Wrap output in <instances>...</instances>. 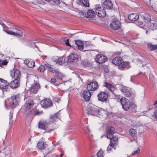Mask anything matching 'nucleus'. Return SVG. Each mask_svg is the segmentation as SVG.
<instances>
[{
	"label": "nucleus",
	"mask_w": 157,
	"mask_h": 157,
	"mask_svg": "<svg viewBox=\"0 0 157 157\" xmlns=\"http://www.w3.org/2000/svg\"><path fill=\"white\" fill-rule=\"evenodd\" d=\"M66 61L67 60H65V59H64V60H63V61H64V62H63V64L64 63H66Z\"/></svg>",
	"instance_id": "60"
},
{
	"label": "nucleus",
	"mask_w": 157,
	"mask_h": 157,
	"mask_svg": "<svg viewBox=\"0 0 157 157\" xmlns=\"http://www.w3.org/2000/svg\"><path fill=\"white\" fill-rule=\"evenodd\" d=\"M55 73V77H58V78L60 79H61L63 77V75L59 71L58 69L57 70V71Z\"/></svg>",
	"instance_id": "34"
},
{
	"label": "nucleus",
	"mask_w": 157,
	"mask_h": 157,
	"mask_svg": "<svg viewBox=\"0 0 157 157\" xmlns=\"http://www.w3.org/2000/svg\"><path fill=\"white\" fill-rule=\"evenodd\" d=\"M18 98V95H15L12 97L10 100V104L12 107H14L15 105H17L18 102L17 98Z\"/></svg>",
	"instance_id": "15"
},
{
	"label": "nucleus",
	"mask_w": 157,
	"mask_h": 157,
	"mask_svg": "<svg viewBox=\"0 0 157 157\" xmlns=\"http://www.w3.org/2000/svg\"><path fill=\"white\" fill-rule=\"evenodd\" d=\"M56 79L55 78H52L51 80V83H55V82H56Z\"/></svg>",
	"instance_id": "51"
},
{
	"label": "nucleus",
	"mask_w": 157,
	"mask_h": 157,
	"mask_svg": "<svg viewBox=\"0 0 157 157\" xmlns=\"http://www.w3.org/2000/svg\"><path fill=\"white\" fill-rule=\"evenodd\" d=\"M33 105V102L32 101H26L24 105L26 112H27V115L30 116L35 115V109H33L30 110Z\"/></svg>",
	"instance_id": "4"
},
{
	"label": "nucleus",
	"mask_w": 157,
	"mask_h": 157,
	"mask_svg": "<svg viewBox=\"0 0 157 157\" xmlns=\"http://www.w3.org/2000/svg\"><path fill=\"white\" fill-rule=\"evenodd\" d=\"M91 93L90 91L88 90L84 91L82 93V95L86 101H89L90 98Z\"/></svg>",
	"instance_id": "17"
},
{
	"label": "nucleus",
	"mask_w": 157,
	"mask_h": 157,
	"mask_svg": "<svg viewBox=\"0 0 157 157\" xmlns=\"http://www.w3.org/2000/svg\"><path fill=\"white\" fill-rule=\"evenodd\" d=\"M102 6L104 8L107 9H111L113 7V4L109 0H105Z\"/></svg>",
	"instance_id": "16"
},
{
	"label": "nucleus",
	"mask_w": 157,
	"mask_h": 157,
	"mask_svg": "<svg viewBox=\"0 0 157 157\" xmlns=\"http://www.w3.org/2000/svg\"><path fill=\"white\" fill-rule=\"evenodd\" d=\"M37 147L40 150H42L45 148L44 142L42 141H40L38 142Z\"/></svg>",
	"instance_id": "28"
},
{
	"label": "nucleus",
	"mask_w": 157,
	"mask_h": 157,
	"mask_svg": "<svg viewBox=\"0 0 157 157\" xmlns=\"http://www.w3.org/2000/svg\"><path fill=\"white\" fill-rule=\"evenodd\" d=\"M63 155V154H60V157H62Z\"/></svg>",
	"instance_id": "61"
},
{
	"label": "nucleus",
	"mask_w": 157,
	"mask_h": 157,
	"mask_svg": "<svg viewBox=\"0 0 157 157\" xmlns=\"http://www.w3.org/2000/svg\"><path fill=\"white\" fill-rule=\"evenodd\" d=\"M63 57H59L56 59L54 61L56 63L59 64V65H62L63 64L64 61H63Z\"/></svg>",
	"instance_id": "29"
},
{
	"label": "nucleus",
	"mask_w": 157,
	"mask_h": 157,
	"mask_svg": "<svg viewBox=\"0 0 157 157\" xmlns=\"http://www.w3.org/2000/svg\"><path fill=\"white\" fill-rule=\"evenodd\" d=\"M80 2L82 6L86 7H89V3L88 0H80Z\"/></svg>",
	"instance_id": "30"
},
{
	"label": "nucleus",
	"mask_w": 157,
	"mask_h": 157,
	"mask_svg": "<svg viewBox=\"0 0 157 157\" xmlns=\"http://www.w3.org/2000/svg\"><path fill=\"white\" fill-rule=\"evenodd\" d=\"M140 149L139 148H138V149L137 150H136V151H134L133 152H132V153L131 155L133 156L136 155H137L139 153H140Z\"/></svg>",
	"instance_id": "43"
},
{
	"label": "nucleus",
	"mask_w": 157,
	"mask_h": 157,
	"mask_svg": "<svg viewBox=\"0 0 157 157\" xmlns=\"http://www.w3.org/2000/svg\"><path fill=\"white\" fill-rule=\"evenodd\" d=\"M121 26L120 21L116 18L112 20V23L110 25V27L113 29L117 30Z\"/></svg>",
	"instance_id": "7"
},
{
	"label": "nucleus",
	"mask_w": 157,
	"mask_h": 157,
	"mask_svg": "<svg viewBox=\"0 0 157 157\" xmlns=\"http://www.w3.org/2000/svg\"><path fill=\"white\" fill-rule=\"evenodd\" d=\"M98 157H103V152L101 151H100L97 154Z\"/></svg>",
	"instance_id": "45"
},
{
	"label": "nucleus",
	"mask_w": 157,
	"mask_h": 157,
	"mask_svg": "<svg viewBox=\"0 0 157 157\" xmlns=\"http://www.w3.org/2000/svg\"><path fill=\"white\" fill-rule=\"evenodd\" d=\"M98 100L101 102L106 101L108 98V96L107 93L101 91L97 95Z\"/></svg>",
	"instance_id": "10"
},
{
	"label": "nucleus",
	"mask_w": 157,
	"mask_h": 157,
	"mask_svg": "<svg viewBox=\"0 0 157 157\" xmlns=\"http://www.w3.org/2000/svg\"><path fill=\"white\" fill-rule=\"evenodd\" d=\"M58 114V113H57L51 115L49 118L48 122L43 121H40L38 124V128L42 129L49 131L48 129V125L49 124H53L57 120Z\"/></svg>",
	"instance_id": "1"
},
{
	"label": "nucleus",
	"mask_w": 157,
	"mask_h": 157,
	"mask_svg": "<svg viewBox=\"0 0 157 157\" xmlns=\"http://www.w3.org/2000/svg\"><path fill=\"white\" fill-rule=\"evenodd\" d=\"M118 143V141H112V140H110V144L109 145L108 147L107 148V151L108 152H110V151H112V146L113 145V144H117Z\"/></svg>",
	"instance_id": "27"
},
{
	"label": "nucleus",
	"mask_w": 157,
	"mask_h": 157,
	"mask_svg": "<svg viewBox=\"0 0 157 157\" xmlns=\"http://www.w3.org/2000/svg\"><path fill=\"white\" fill-rule=\"evenodd\" d=\"M40 114V112L39 111L36 110V109H35V116L36 115H38Z\"/></svg>",
	"instance_id": "52"
},
{
	"label": "nucleus",
	"mask_w": 157,
	"mask_h": 157,
	"mask_svg": "<svg viewBox=\"0 0 157 157\" xmlns=\"http://www.w3.org/2000/svg\"><path fill=\"white\" fill-rule=\"evenodd\" d=\"M13 117V113H11V111L10 112V122H9V124H12L13 123L12 121L11 120L12 119V118Z\"/></svg>",
	"instance_id": "44"
},
{
	"label": "nucleus",
	"mask_w": 157,
	"mask_h": 157,
	"mask_svg": "<svg viewBox=\"0 0 157 157\" xmlns=\"http://www.w3.org/2000/svg\"><path fill=\"white\" fill-rule=\"evenodd\" d=\"M0 24L2 25L3 27H4V26H6L4 24V23L1 20H0Z\"/></svg>",
	"instance_id": "53"
},
{
	"label": "nucleus",
	"mask_w": 157,
	"mask_h": 157,
	"mask_svg": "<svg viewBox=\"0 0 157 157\" xmlns=\"http://www.w3.org/2000/svg\"><path fill=\"white\" fill-rule=\"evenodd\" d=\"M10 32V34L12 35V34H13V32L11 31V32Z\"/></svg>",
	"instance_id": "62"
},
{
	"label": "nucleus",
	"mask_w": 157,
	"mask_h": 157,
	"mask_svg": "<svg viewBox=\"0 0 157 157\" xmlns=\"http://www.w3.org/2000/svg\"><path fill=\"white\" fill-rule=\"evenodd\" d=\"M78 56L73 53L70 54L67 57V62H75L77 61Z\"/></svg>",
	"instance_id": "14"
},
{
	"label": "nucleus",
	"mask_w": 157,
	"mask_h": 157,
	"mask_svg": "<svg viewBox=\"0 0 157 157\" xmlns=\"http://www.w3.org/2000/svg\"><path fill=\"white\" fill-rule=\"evenodd\" d=\"M120 89L124 94L126 93H127L129 91V89L128 87L123 86H121L120 87Z\"/></svg>",
	"instance_id": "33"
},
{
	"label": "nucleus",
	"mask_w": 157,
	"mask_h": 157,
	"mask_svg": "<svg viewBox=\"0 0 157 157\" xmlns=\"http://www.w3.org/2000/svg\"><path fill=\"white\" fill-rule=\"evenodd\" d=\"M85 46L87 47L90 45V42L89 41H86L85 43Z\"/></svg>",
	"instance_id": "50"
},
{
	"label": "nucleus",
	"mask_w": 157,
	"mask_h": 157,
	"mask_svg": "<svg viewBox=\"0 0 157 157\" xmlns=\"http://www.w3.org/2000/svg\"><path fill=\"white\" fill-rule=\"evenodd\" d=\"M112 63L118 66L119 68L121 70H124L125 67L127 68L130 67L129 62L124 61L120 57H115L112 60Z\"/></svg>",
	"instance_id": "2"
},
{
	"label": "nucleus",
	"mask_w": 157,
	"mask_h": 157,
	"mask_svg": "<svg viewBox=\"0 0 157 157\" xmlns=\"http://www.w3.org/2000/svg\"><path fill=\"white\" fill-rule=\"evenodd\" d=\"M95 9V13L96 14L100 17H104L106 15V12L104 8L101 7L99 5L96 6Z\"/></svg>",
	"instance_id": "6"
},
{
	"label": "nucleus",
	"mask_w": 157,
	"mask_h": 157,
	"mask_svg": "<svg viewBox=\"0 0 157 157\" xmlns=\"http://www.w3.org/2000/svg\"><path fill=\"white\" fill-rule=\"evenodd\" d=\"M10 75L13 79L20 80L21 76L20 71L14 67L12 70L10 71Z\"/></svg>",
	"instance_id": "8"
},
{
	"label": "nucleus",
	"mask_w": 157,
	"mask_h": 157,
	"mask_svg": "<svg viewBox=\"0 0 157 157\" xmlns=\"http://www.w3.org/2000/svg\"><path fill=\"white\" fill-rule=\"evenodd\" d=\"M12 35H14L15 36H17V35L16 32H13V34H12Z\"/></svg>",
	"instance_id": "57"
},
{
	"label": "nucleus",
	"mask_w": 157,
	"mask_h": 157,
	"mask_svg": "<svg viewBox=\"0 0 157 157\" xmlns=\"http://www.w3.org/2000/svg\"><path fill=\"white\" fill-rule=\"evenodd\" d=\"M42 107L45 109L52 106L53 104L49 99H44L42 100L40 102Z\"/></svg>",
	"instance_id": "9"
},
{
	"label": "nucleus",
	"mask_w": 157,
	"mask_h": 157,
	"mask_svg": "<svg viewBox=\"0 0 157 157\" xmlns=\"http://www.w3.org/2000/svg\"><path fill=\"white\" fill-rule=\"evenodd\" d=\"M143 19L144 22L148 24L151 21V17L148 13H145L143 16Z\"/></svg>",
	"instance_id": "24"
},
{
	"label": "nucleus",
	"mask_w": 157,
	"mask_h": 157,
	"mask_svg": "<svg viewBox=\"0 0 157 157\" xmlns=\"http://www.w3.org/2000/svg\"><path fill=\"white\" fill-rule=\"evenodd\" d=\"M51 1L53 2L56 4H59L60 3V2L59 0H51Z\"/></svg>",
	"instance_id": "47"
},
{
	"label": "nucleus",
	"mask_w": 157,
	"mask_h": 157,
	"mask_svg": "<svg viewBox=\"0 0 157 157\" xmlns=\"http://www.w3.org/2000/svg\"><path fill=\"white\" fill-rule=\"evenodd\" d=\"M128 19L131 21H135L139 18V14L136 13H133L130 14L128 16Z\"/></svg>",
	"instance_id": "20"
},
{
	"label": "nucleus",
	"mask_w": 157,
	"mask_h": 157,
	"mask_svg": "<svg viewBox=\"0 0 157 157\" xmlns=\"http://www.w3.org/2000/svg\"><path fill=\"white\" fill-rule=\"evenodd\" d=\"M120 101L123 109L126 111L128 110L130 108V103L129 100L125 98H123L121 99Z\"/></svg>",
	"instance_id": "5"
},
{
	"label": "nucleus",
	"mask_w": 157,
	"mask_h": 157,
	"mask_svg": "<svg viewBox=\"0 0 157 157\" xmlns=\"http://www.w3.org/2000/svg\"><path fill=\"white\" fill-rule=\"evenodd\" d=\"M147 48L149 50L153 51L157 48V45H153L151 43H148L147 44Z\"/></svg>",
	"instance_id": "26"
},
{
	"label": "nucleus",
	"mask_w": 157,
	"mask_h": 157,
	"mask_svg": "<svg viewBox=\"0 0 157 157\" xmlns=\"http://www.w3.org/2000/svg\"><path fill=\"white\" fill-rule=\"evenodd\" d=\"M107 137L108 138L110 139V140L114 141H118V134L117 133H112L111 132H107L106 134L104 135Z\"/></svg>",
	"instance_id": "11"
},
{
	"label": "nucleus",
	"mask_w": 157,
	"mask_h": 157,
	"mask_svg": "<svg viewBox=\"0 0 157 157\" xmlns=\"http://www.w3.org/2000/svg\"><path fill=\"white\" fill-rule=\"evenodd\" d=\"M86 128L87 129V130H88L89 131V128L88 126L86 127Z\"/></svg>",
	"instance_id": "63"
},
{
	"label": "nucleus",
	"mask_w": 157,
	"mask_h": 157,
	"mask_svg": "<svg viewBox=\"0 0 157 157\" xmlns=\"http://www.w3.org/2000/svg\"><path fill=\"white\" fill-rule=\"evenodd\" d=\"M156 104L157 105V101H156L155 104V105H156Z\"/></svg>",
	"instance_id": "64"
},
{
	"label": "nucleus",
	"mask_w": 157,
	"mask_h": 157,
	"mask_svg": "<svg viewBox=\"0 0 157 157\" xmlns=\"http://www.w3.org/2000/svg\"><path fill=\"white\" fill-rule=\"evenodd\" d=\"M40 88V86L39 84L37 83H36L32 85L31 86L30 88V91L31 92L35 94L37 92Z\"/></svg>",
	"instance_id": "18"
},
{
	"label": "nucleus",
	"mask_w": 157,
	"mask_h": 157,
	"mask_svg": "<svg viewBox=\"0 0 157 157\" xmlns=\"http://www.w3.org/2000/svg\"><path fill=\"white\" fill-rule=\"evenodd\" d=\"M46 67L49 72L53 73H55V72H56L57 69H56L52 67L51 65L48 64L46 65Z\"/></svg>",
	"instance_id": "31"
},
{
	"label": "nucleus",
	"mask_w": 157,
	"mask_h": 157,
	"mask_svg": "<svg viewBox=\"0 0 157 157\" xmlns=\"http://www.w3.org/2000/svg\"><path fill=\"white\" fill-rule=\"evenodd\" d=\"M5 31L8 34H10L11 31H8L7 30H5Z\"/></svg>",
	"instance_id": "55"
},
{
	"label": "nucleus",
	"mask_w": 157,
	"mask_h": 157,
	"mask_svg": "<svg viewBox=\"0 0 157 157\" xmlns=\"http://www.w3.org/2000/svg\"><path fill=\"white\" fill-rule=\"evenodd\" d=\"M125 95L126 97L132 99L134 97V94H132L130 91L129 90L127 93H126L124 94Z\"/></svg>",
	"instance_id": "35"
},
{
	"label": "nucleus",
	"mask_w": 157,
	"mask_h": 157,
	"mask_svg": "<svg viewBox=\"0 0 157 157\" xmlns=\"http://www.w3.org/2000/svg\"><path fill=\"white\" fill-rule=\"evenodd\" d=\"M24 62L27 66L30 68H32L35 65V62L31 59H26Z\"/></svg>",
	"instance_id": "23"
},
{
	"label": "nucleus",
	"mask_w": 157,
	"mask_h": 157,
	"mask_svg": "<svg viewBox=\"0 0 157 157\" xmlns=\"http://www.w3.org/2000/svg\"><path fill=\"white\" fill-rule=\"evenodd\" d=\"M95 60L98 63H101L106 61L107 60V58L103 55L98 54L96 57Z\"/></svg>",
	"instance_id": "13"
},
{
	"label": "nucleus",
	"mask_w": 157,
	"mask_h": 157,
	"mask_svg": "<svg viewBox=\"0 0 157 157\" xmlns=\"http://www.w3.org/2000/svg\"><path fill=\"white\" fill-rule=\"evenodd\" d=\"M148 27L151 30H154L157 29V25L155 23H151Z\"/></svg>",
	"instance_id": "32"
},
{
	"label": "nucleus",
	"mask_w": 157,
	"mask_h": 157,
	"mask_svg": "<svg viewBox=\"0 0 157 157\" xmlns=\"http://www.w3.org/2000/svg\"><path fill=\"white\" fill-rule=\"evenodd\" d=\"M117 144H113V145L112 146V147L115 150L116 149V147H115V145H117Z\"/></svg>",
	"instance_id": "56"
},
{
	"label": "nucleus",
	"mask_w": 157,
	"mask_h": 157,
	"mask_svg": "<svg viewBox=\"0 0 157 157\" xmlns=\"http://www.w3.org/2000/svg\"><path fill=\"white\" fill-rule=\"evenodd\" d=\"M129 133L132 137H135L136 135V132L135 130L133 129H131L129 130Z\"/></svg>",
	"instance_id": "36"
},
{
	"label": "nucleus",
	"mask_w": 157,
	"mask_h": 157,
	"mask_svg": "<svg viewBox=\"0 0 157 157\" xmlns=\"http://www.w3.org/2000/svg\"><path fill=\"white\" fill-rule=\"evenodd\" d=\"M8 62L6 60H0V67H2V65H6Z\"/></svg>",
	"instance_id": "40"
},
{
	"label": "nucleus",
	"mask_w": 157,
	"mask_h": 157,
	"mask_svg": "<svg viewBox=\"0 0 157 157\" xmlns=\"http://www.w3.org/2000/svg\"><path fill=\"white\" fill-rule=\"evenodd\" d=\"M98 85L96 81L90 82L87 86L86 88L87 90L90 91H95L98 88Z\"/></svg>",
	"instance_id": "12"
},
{
	"label": "nucleus",
	"mask_w": 157,
	"mask_h": 157,
	"mask_svg": "<svg viewBox=\"0 0 157 157\" xmlns=\"http://www.w3.org/2000/svg\"><path fill=\"white\" fill-rule=\"evenodd\" d=\"M20 80L14 79L11 82L9 83V85L12 88H15L17 87L19 84V81Z\"/></svg>",
	"instance_id": "21"
},
{
	"label": "nucleus",
	"mask_w": 157,
	"mask_h": 157,
	"mask_svg": "<svg viewBox=\"0 0 157 157\" xmlns=\"http://www.w3.org/2000/svg\"><path fill=\"white\" fill-rule=\"evenodd\" d=\"M64 43L67 46L71 47V45L70 44L69 42V39H67L66 40H64Z\"/></svg>",
	"instance_id": "46"
},
{
	"label": "nucleus",
	"mask_w": 157,
	"mask_h": 157,
	"mask_svg": "<svg viewBox=\"0 0 157 157\" xmlns=\"http://www.w3.org/2000/svg\"><path fill=\"white\" fill-rule=\"evenodd\" d=\"M96 13L93 10L90 9L89 10L86 15V16L88 19L93 18H94L96 16Z\"/></svg>",
	"instance_id": "22"
},
{
	"label": "nucleus",
	"mask_w": 157,
	"mask_h": 157,
	"mask_svg": "<svg viewBox=\"0 0 157 157\" xmlns=\"http://www.w3.org/2000/svg\"><path fill=\"white\" fill-rule=\"evenodd\" d=\"M75 43L78 47V48L80 50H83L84 48L83 42L79 40H77L75 41Z\"/></svg>",
	"instance_id": "25"
},
{
	"label": "nucleus",
	"mask_w": 157,
	"mask_h": 157,
	"mask_svg": "<svg viewBox=\"0 0 157 157\" xmlns=\"http://www.w3.org/2000/svg\"><path fill=\"white\" fill-rule=\"evenodd\" d=\"M130 106L129 109L133 112L134 111V110L136 107V105L134 103L132 102H130Z\"/></svg>",
	"instance_id": "37"
},
{
	"label": "nucleus",
	"mask_w": 157,
	"mask_h": 157,
	"mask_svg": "<svg viewBox=\"0 0 157 157\" xmlns=\"http://www.w3.org/2000/svg\"><path fill=\"white\" fill-rule=\"evenodd\" d=\"M135 78V77L134 76H131L130 78V81L132 82H135L134 81Z\"/></svg>",
	"instance_id": "48"
},
{
	"label": "nucleus",
	"mask_w": 157,
	"mask_h": 157,
	"mask_svg": "<svg viewBox=\"0 0 157 157\" xmlns=\"http://www.w3.org/2000/svg\"><path fill=\"white\" fill-rule=\"evenodd\" d=\"M115 129L114 127H111L108 129L107 132H111L112 133H116L115 132Z\"/></svg>",
	"instance_id": "41"
},
{
	"label": "nucleus",
	"mask_w": 157,
	"mask_h": 157,
	"mask_svg": "<svg viewBox=\"0 0 157 157\" xmlns=\"http://www.w3.org/2000/svg\"><path fill=\"white\" fill-rule=\"evenodd\" d=\"M15 29L16 30V32L17 36H22V32L17 29Z\"/></svg>",
	"instance_id": "42"
},
{
	"label": "nucleus",
	"mask_w": 157,
	"mask_h": 157,
	"mask_svg": "<svg viewBox=\"0 0 157 157\" xmlns=\"http://www.w3.org/2000/svg\"><path fill=\"white\" fill-rule=\"evenodd\" d=\"M45 69V67L43 65H40L38 68V70L41 72H43Z\"/></svg>",
	"instance_id": "39"
},
{
	"label": "nucleus",
	"mask_w": 157,
	"mask_h": 157,
	"mask_svg": "<svg viewBox=\"0 0 157 157\" xmlns=\"http://www.w3.org/2000/svg\"><path fill=\"white\" fill-rule=\"evenodd\" d=\"M87 111L88 113L91 115L99 117L101 116L99 108L92 104H89L88 105Z\"/></svg>",
	"instance_id": "3"
},
{
	"label": "nucleus",
	"mask_w": 157,
	"mask_h": 157,
	"mask_svg": "<svg viewBox=\"0 0 157 157\" xmlns=\"http://www.w3.org/2000/svg\"><path fill=\"white\" fill-rule=\"evenodd\" d=\"M104 85L105 87H106L109 90L111 91H112V90L113 89V86L111 85L108 83L107 82H105Z\"/></svg>",
	"instance_id": "38"
},
{
	"label": "nucleus",
	"mask_w": 157,
	"mask_h": 157,
	"mask_svg": "<svg viewBox=\"0 0 157 157\" xmlns=\"http://www.w3.org/2000/svg\"><path fill=\"white\" fill-rule=\"evenodd\" d=\"M139 25H140L141 27H142L143 26V25H144V23L142 21H139Z\"/></svg>",
	"instance_id": "49"
},
{
	"label": "nucleus",
	"mask_w": 157,
	"mask_h": 157,
	"mask_svg": "<svg viewBox=\"0 0 157 157\" xmlns=\"http://www.w3.org/2000/svg\"><path fill=\"white\" fill-rule=\"evenodd\" d=\"M45 0L47 2H50L51 1V0Z\"/></svg>",
	"instance_id": "59"
},
{
	"label": "nucleus",
	"mask_w": 157,
	"mask_h": 157,
	"mask_svg": "<svg viewBox=\"0 0 157 157\" xmlns=\"http://www.w3.org/2000/svg\"><path fill=\"white\" fill-rule=\"evenodd\" d=\"M48 157H53V156L52 154H48Z\"/></svg>",
	"instance_id": "58"
},
{
	"label": "nucleus",
	"mask_w": 157,
	"mask_h": 157,
	"mask_svg": "<svg viewBox=\"0 0 157 157\" xmlns=\"http://www.w3.org/2000/svg\"><path fill=\"white\" fill-rule=\"evenodd\" d=\"M155 118L157 119V110L155 112Z\"/></svg>",
	"instance_id": "54"
},
{
	"label": "nucleus",
	"mask_w": 157,
	"mask_h": 157,
	"mask_svg": "<svg viewBox=\"0 0 157 157\" xmlns=\"http://www.w3.org/2000/svg\"><path fill=\"white\" fill-rule=\"evenodd\" d=\"M9 84V83L7 81L0 78V89H6L8 87Z\"/></svg>",
	"instance_id": "19"
}]
</instances>
